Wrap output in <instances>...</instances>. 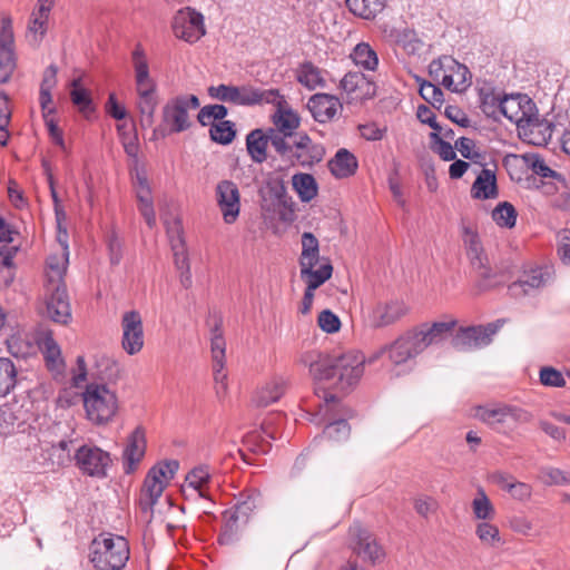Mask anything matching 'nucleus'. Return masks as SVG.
Here are the masks:
<instances>
[{
  "label": "nucleus",
  "instance_id": "1",
  "mask_svg": "<svg viewBox=\"0 0 570 570\" xmlns=\"http://www.w3.org/2000/svg\"><path fill=\"white\" fill-rule=\"evenodd\" d=\"M301 362L308 366L309 374L316 381L336 379L337 389L345 391L358 383L364 373L365 358L360 352L351 351L340 356H330L318 351L302 355Z\"/></svg>",
  "mask_w": 570,
  "mask_h": 570
},
{
  "label": "nucleus",
  "instance_id": "2",
  "mask_svg": "<svg viewBox=\"0 0 570 570\" xmlns=\"http://www.w3.org/2000/svg\"><path fill=\"white\" fill-rule=\"evenodd\" d=\"M454 326V321L422 324L384 346L380 353L387 351L391 362L395 365L404 364L415 358L430 345H438L446 340Z\"/></svg>",
  "mask_w": 570,
  "mask_h": 570
},
{
  "label": "nucleus",
  "instance_id": "3",
  "mask_svg": "<svg viewBox=\"0 0 570 570\" xmlns=\"http://www.w3.org/2000/svg\"><path fill=\"white\" fill-rule=\"evenodd\" d=\"M135 71V86L137 92L136 108L140 115V126L149 128L154 124L155 111L158 105L157 85L149 72V63L141 45H137L131 52Z\"/></svg>",
  "mask_w": 570,
  "mask_h": 570
},
{
  "label": "nucleus",
  "instance_id": "4",
  "mask_svg": "<svg viewBox=\"0 0 570 570\" xmlns=\"http://www.w3.org/2000/svg\"><path fill=\"white\" fill-rule=\"evenodd\" d=\"M90 561L96 570H121L129 559V544L121 535L101 533L90 544Z\"/></svg>",
  "mask_w": 570,
  "mask_h": 570
},
{
  "label": "nucleus",
  "instance_id": "5",
  "mask_svg": "<svg viewBox=\"0 0 570 570\" xmlns=\"http://www.w3.org/2000/svg\"><path fill=\"white\" fill-rule=\"evenodd\" d=\"M82 402L87 419L97 426L110 423L119 409L116 392L106 384H88L82 392Z\"/></svg>",
  "mask_w": 570,
  "mask_h": 570
},
{
  "label": "nucleus",
  "instance_id": "6",
  "mask_svg": "<svg viewBox=\"0 0 570 570\" xmlns=\"http://www.w3.org/2000/svg\"><path fill=\"white\" fill-rule=\"evenodd\" d=\"M500 115L514 122L519 128L544 127L551 137L553 125L539 119L535 104L527 95H503Z\"/></svg>",
  "mask_w": 570,
  "mask_h": 570
},
{
  "label": "nucleus",
  "instance_id": "7",
  "mask_svg": "<svg viewBox=\"0 0 570 570\" xmlns=\"http://www.w3.org/2000/svg\"><path fill=\"white\" fill-rule=\"evenodd\" d=\"M208 95L217 100L239 106H254L264 102H275L277 89H261L253 86L218 85L208 88Z\"/></svg>",
  "mask_w": 570,
  "mask_h": 570
},
{
  "label": "nucleus",
  "instance_id": "8",
  "mask_svg": "<svg viewBox=\"0 0 570 570\" xmlns=\"http://www.w3.org/2000/svg\"><path fill=\"white\" fill-rule=\"evenodd\" d=\"M475 417L497 432L508 433L517 423H529L532 414L527 410L512 405L479 406Z\"/></svg>",
  "mask_w": 570,
  "mask_h": 570
},
{
  "label": "nucleus",
  "instance_id": "9",
  "mask_svg": "<svg viewBox=\"0 0 570 570\" xmlns=\"http://www.w3.org/2000/svg\"><path fill=\"white\" fill-rule=\"evenodd\" d=\"M199 106V99L195 95H178L170 98L161 110V120L169 134L188 130L193 125L189 111L198 109Z\"/></svg>",
  "mask_w": 570,
  "mask_h": 570
},
{
  "label": "nucleus",
  "instance_id": "10",
  "mask_svg": "<svg viewBox=\"0 0 570 570\" xmlns=\"http://www.w3.org/2000/svg\"><path fill=\"white\" fill-rule=\"evenodd\" d=\"M75 440L63 438L57 443L41 442L35 453V462L45 471H58L73 462Z\"/></svg>",
  "mask_w": 570,
  "mask_h": 570
},
{
  "label": "nucleus",
  "instance_id": "11",
  "mask_svg": "<svg viewBox=\"0 0 570 570\" xmlns=\"http://www.w3.org/2000/svg\"><path fill=\"white\" fill-rule=\"evenodd\" d=\"M73 462L83 474L101 479L107 476L111 458L107 451L97 445L83 444L76 448Z\"/></svg>",
  "mask_w": 570,
  "mask_h": 570
},
{
  "label": "nucleus",
  "instance_id": "12",
  "mask_svg": "<svg viewBox=\"0 0 570 570\" xmlns=\"http://www.w3.org/2000/svg\"><path fill=\"white\" fill-rule=\"evenodd\" d=\"M299 267L301 277H314V275H322L324 272H328V277H331L333 273L332 264L325 258H320L317 238L308 232L302 235Z\"/></svg>",
  "mask_w": 570,
  "mask_h": 570
},
{
  "label": "nucleus",
  "instance_id": "13",
  "mask_svg": "<svg viewBox=\"0 0 570 570\" xmlns=\"http://www.w3.org/2000/svg\"><path fill=\"white\" fill-rule=\"evenodd\" d=\"M171 28L178 39L188 43L197 42L206 33L204 16L190 7L175 13Z\"/></svg>",
  "mask_w": 570,
  "mask_h": 570
},
{
  "label": "nucleus",
  "instance_id": "14",
  "mask_svg": "<svg viewBox=\"0 0 570 570\" xmlns=\"http://www.w3.org/2000/svg\"><path fill=\"white\" fill-rule=\"evenodd\" d=\"M121 346L129 355L138 354L145 344L142 318L138 311H128L121 317Z\"/></svg>",
  "mask_w": 570,
  "mask_h": 570
},
{
  "label": "nucleus",
  "instance_id": "15",
  "mask_svg": "<svg viewBox=\"0 0 570 570\" xmlns=\"http://www.w3.org/2000/svg\"><path fill=\"white\" fill-rule=\"evenodd\" d=\"M406 313L407 307L402 301H379L368 308L366 322L372 328H382L396 323Z\"/></svg>",
  "mask_w": 570,
  "mask_h": 570
},
{
  "label": "nucleus",
  "instance_id": "16",
  "mask_svg": "<svg viewBox=\"0 0 570 570\" xmlns=\"http://www.w3.org/2000/svg\"><path fill=\"white\" fill-rule=\"evenodd\" d=\"M463 243L472 268L483 279L492 278L494 276V272L490 265L487 254L484 253L479 235L469 226L463 227Z\"/></svg>",
  "mask_w": 570,
  "mask_h": 570
},
{
  "label": "nucleus",
  "instance_id": "17",
  "mask_svg": "<svg viewBox=\"0 0 570 570\" xmlns=\"http://www.w3.org/2000/svg\"><path fill=\"white\" fill-rule=\"evenodd\" d=\"M45 315L55 323L66 325L71 321V306L66 285L46 286Z\"/></svg>",
  "mask_w": 570,
  "mask_h": 570
},
{
  "label": "nucleus",
  "instance_id": "18",
  "mask_svg": "<svg viewBox=\"0 0 570 570\" xmlns=\"http://www.w3.org/2000/svg\"><path fill=\"white\" fill-rule=\"evenodd\" d=\"M499 328L500 325L497 323L460 328L453 337V345L463 351L487 346L491 343L493 335Z\"/></svg>",
  "mask_w": 570,
  "mask_h": 570
},
{
  "label": "nucleus",
  "instance_id": "19",
  "mask_svg": "<svg viewBox=\"0 0 570 570\" xmlns=\"http://www.w3.org/2000/svg\"><path fill=\"white\" fill-rule=\"evenodd\" d=\"M216 200L223 219L226 224H233L239 216L240 194L235 183L222 180L216 187Z\"/></svg>",
  "mask_w": 570,
  "mask_h": 570
},
{
  "label": "nucleus",
  "instance_id": "20",
  "mask_svg": "<svg viewBox=\"0 0 570 570\" xmlns=\"http://www.w3.org/2000/svg\"><path fill=\"white\" fill-rule=\"evenodd\" d=\"M12 21L9 17L1 20L0 31V82H7L16 69L13 52Z\"/></svg>",
  "mask_w": 570,
  "mask_h": 570
},
{
  "label": "nucleus",
  "instance_id": "21",
  "mask_svg": "<svg viewBox=\"0 0 570 570\" xmlns=\"http://www.w3.org/2000/svg\"><path fill=\"white\" fill-rule=\"evenodd\" d=\"M353 551L364 560L375 563L383 557V550L375 538L361 524L355 523L350 528Z\"/></svg>",
  "mask_w": 570,
  "mask_h": 570
},
{
  "label": "nucleus",
  "instance_id": "22",
  "mask_svg": "<svg viewBox=\"0 0 570 570\" xmlns=\"http://www.w3.org/2000/svg\"><path fill=\"white\" fill-rule=\"evenodd\" d=\"M551 279V268L538 266L525 271L517 282L509 286V291L513 296L529 295L532 291L549 284Z\"/></svg>",
  "mask_w": 570,
  "mask_h": 570
},
{
  "label": "nucleus",
  "instance_id": "23",
  "mask_svg": "<svg viewBox=\"0 0 570 570\" xmlns=\"http://www.w3.org/2000/svg\"><path fill=\"white\" fill-rule=\"evenodd\" d=\"M324 155L325 149L321 144L314 142L308 135L302 134L293 141V151L288 157L303 167H311L322 161Z\"/></svg>",
  "mask_w": 570,
  "mask_h": 570
},
{
  "label": "nucleus",
  "instance_id": "24",
  "mask_svg": "<svg viewBox=\"0 0 570 570\" xmlns=\"http://www.w3.org/2000/svg\"><path fill=\"white\" fill-rule=\"evenodd\" d=\"M307 109L315 121L326 124L332 121L343 109L337 97L328 94H315L307 101Z\"/></svg>",
  "mask_w": 570,
  "mask_h": 570
},
{
  "label": "nucleus",
  "instance_id": "25",
  "mask_svg": "<svg viewBox=\"0 0 570 570\" xmlns=\"http://www.w3.org/2000/svg\"><path fill=\"white\" fill-rule=\"evenodd\" d=\"M146 452V435L141 426H137L128 436L127 445L124 450V464L126 473H131L142 460Z\"/></svg>",
  "mask_w": 570,
  "mask_h": 570
},
{
  "label": "nucleus",
  "instance_id": "26",
  "mask_svg": "<svg viewBox=\"0 0 570 570\" xmlns=\"http://www.w3.org/2000/svg\"><path fill=\"white\" fill-rule=\"evenodd\" d=\"M27 412L17 402L0 406V435L20 431L27 420Z\"/></svg>",
  "mask_w": 570,
  "mask_h": 570
},
{
  "label": "nucleus",
  "instance_id": "27",
  "mask_svg": "<svg viewBox=\"0 0 570 570\" xmlns=\"http://www.w3.org/2000/svg\"><path fill=\"white\" fill-rule=\"evenodd\" d=\"M134 186L136 189L139 212L145 218L147 225L151 228L156 225V214L153 206L151 191L147 177L144 174L137 173Z\"/></svg>",
  "mask_w": 570,
  "mask_h": 570
},
{
  "label": "nucleus",
  "instance_id": "28",
  "mask_svg": "<svg viewBox=\"0 0 570 570\" xmlns=\"http://www.w3.org/2000/svg\"><path fill=\"white\" fill-rule=\"evenodd\" d=\"M277 110L273 115L274 130L281 131L285 135H293L299 127L301 119L298 115L287 106L286 101L278 94L275 102Z\"/></svg>",
  "mask_w": 570,
  "mask_h": 570
},
{
  "label": "nucleus",
  "instance_id": "29",
  "mask_svg": "<svg viewBox=\"0 0 570 570\" xmlns=\"http://www.w3.org/2000/svg\"><path fill=\"white\" fill-rule=\"evenodd\" d=\"M342 89L354 95L355 99H364L374 95V85L358 71L347 72L341 80Z\"/></svg>",
  "mask_w": 570,
  "mask_h": 570
},
{
  "label": "nucleus",
  "instance_id": "30",
  "mask_svg": "<svg viewBox=\"0 0 570 570\" xmlns=\"http://www.w3.org/2000/svg\"><path fill=\"white\" fill-rule=\"evenodd\" d=\"M170 235L171 249L174 252L175 266L179 272L190 269L189 259L181 237V224L178 219L167 225Z\"/></svg>",
  "mask_w": 570,
  "mask_h": 570
},
{
  "label": "nucleus",
  "instance_id": "31",
  "mask_svg": "<svg viewBox=\"0 0 570 570\" xmlns=\"http://www.w3.org/2000/svg\"><path fill=\"white\" fill-rule=\"evenodd\" d=\"M210 471L208 465H198L194 468L185 479V484L183 485V492L187 495L188 491L195 492L199 498L208 499V493L205 490V487L210 481Z\"/></svg>",
  "mask_w": 570,
  "mask_h": 570
},
{
  "label": "nucleus",
  "instance_id": "32",
  "mask_svg": "<svg viewBox=\"0 0 570 570\" xmlns=\"http://www.w3.org/2000/svg\"><path fill=\"white\" fill-rule=\"evenodd\" d=\"M286 391V381L283 377H274L259 390L254 396L256 406L266 407L277 402Z\"/></svg>",
  "mask_w": 570,
  "mask_h": 570
},
{
  "label": "nucleus",
  "instance_id": "33",
  "mask_svg": "<svg viewBox=\"0 0 570 570\" xmlns=\"http://www.w3.org/2000/svg\"><path fill=\"white\" fill-rule=\"evenodd\" d=\"M258 498L259 494L254 491L242 493L234 508L225 512V518H228L233 523H245L250 513L256 509Z\"/></svg>",
  "mask_w": 570,
  "mask_h": 570
},
{
  "label": "nucleus",
  "instance_id": "34",
  "mask_svg": "<svg viewBox=\"0 0 570 570\" xmlns=\"http://www.w3.org/2000/svg\"><path fill=\"white\" fill-rule=\"evenodd\" d=\"M69 263V252L66 254H52L47 259V285L58 286L65 284V275Z\"/></svg>",
  "mask_w": 570,
  "mask_h": 570
},
{
  "label": "nucleus",
  "instance_id": "35",
  "mask_svg": "<svg viewBox=\"0 0 570 570\" xmlns=\"http://www.w3.org/2000/svg\"><path fill=\"white\" fill-rule=\"evenodd\" d=\"M328 167L336 178H346L352 176L357 169L355 156L347 149H338L334 158L330 160Z\"/></svg>",
  "mask_w": 570,
  "mask_h": 570
},
{
  "label": "nucleus",
  "instance_id": "36",
  "mask_svg": "<svg viewBox=\"0 0 570 570\" xmlns=\"http://www.w3.org/2000/svg\"><path fill=\"white\" fill-rule=\"evenodd\" d=\"M472 196L478 199H490L498 196L497 178L491 169L483 168L471 188Z\"/></svg>",
  "mask_w": 570,
  "mask_h": 570
},
{
  "label": "nucleus",
  "instance_id": "37",
  "mask_svg": "<svg viewBox=\"0 0 570 570\" xmlns=\"http://www.w3.org/2000/svg\"><path fill=\"white\" fill-rule=\"evenodd\" d=\"M267 146V132L262 129H254L246 137V148L254 163L262 164L266 160Z\"/></svg>",
  "mask_w": 570,
  "mask_h": 570
},
{
  "label": "nucleus",
  "instance_id": "38",
  "mask_svg": "<svg viewBox=\"0 0 570 570\" xmlns=\"http://www.w3.org/2000/svg\"><path fill=\"white\" fill-rule=\"evenodd\" d=\"M166 484L163 481L157 480L156 476L147 475L144 484L142 495L140 499V507L142 512L153 513V507L157 503L161 497Z\"/></svg>",
  "mask_w": 570,
  "mask_h": 570
},
{
  "label": "nucleus",
  "instance_id": "39",
  "mask_svg": "<svg viewBox=\"0 0 570 570\" xmlns=\"http://www.w3.org/2000/svg\"><path fill=\"white\" fill-rule=\"evenodd\" d=\"M348 10L362 19H373L380 13L386 0H345Z\"/></svg>",
  "mask_w": 570,
  "mask_h": 570
},
{
  "label": "nucleus",
  "instance_id": "40",
  "mask_svg": "<svg viewBox=\"0 0 570 570\" xmlns=\"http://www.w3.org/2000/svg\"><path fill=\"white\" fill-rule=\"evenodd\" d=\"M297 80L309 90L325 87L323 71L312 62L303 63L297 71Z\"/></svg>",
  "mask_w": 570,
  "mask_h": 570
},
{
  "label": "nucleus",
  "instance_id": "41",
  "mask_svg": "<svg viewBox=\"0 0 570 570\" xmlns=\"http://www.w3.org/2000/svg\"><path fill=\"white\" fill-rule=\"evenodd\" d=\"M480 107L488 117L498 118L503 96L492 87L480 89Z\"/></svg>",
  "mask_w": 570,
  "mask_h": 570
},
{
  "label": "nucleus",
  "instance_id": "42",
  "mask_svg": "<svg viewBox=\"0 0 570 570\" xmlns=\"http://www.w3.org/2000/svg\"><path fill=\"white\" fill-rule=\"evenodd\" d=\"M292 185L302 202H311L317 195V183L311 174H295Z\"/></svg>",
  "mask_w": 570,
  "mask_h": 570
},
{
  "label": "nucleus",
  "instance_id": "43",
  "mask_svg": "<svg viewBox=\"0 0 570 570\" xmlns=\"http://www.w3.org/2000/svg\"><path fill=\"white\" fill-rule=\"evenodd\" d=\"M351 58L356 66L368 71H374L379 65V58L375 50L366 42L356 45L351 53Z\"/></svg>",
  "mask_w": 570,
  "mask_h": 570
},
{
  "label": "nucleus",
  "instance_id": "44",
  "mask_svg": "<svg viewBox=\"0 0 570 570\" xmlns=\"http://www.w3.org/2000/svg\"><path fill=\"white\" fill-rule=\"evenodd\" d=\"M70 98L72 104L83 115H88L94 110L90 91L81 85V78L71 81Z\"/></svg>",
  "mask_w": 570,
  "mask_h": 570
},
{
  "label": "nucleus",
  "instance_id": "45",
  "mask_svg": "<svg viewBox=\"0 0 570 570\" xmlns=\"http://www.w3.org/2000/svg\"><path fill=\"white\" fill-rule=\"evenodd\" d=\"M473 515L482 522L492 520L495 517V509L482 488L478 489L475 498L471 503Z\"/></svg>",
  "mask_w": 570,
  "mask_h": 570
},
{
  "label": "nucleus",
  "instance_id": "46",
  "mask_svg": "<svg viewBox=\"0 0 570 570\" xmlns=\"http://www.w3.org/2000/svg\"><path fill=\"white\" fill-rule=\"evenodd\" d=\"M522 159L524 165L541 178L562 179V175L550 168L539 154L528 153L522 155Z\"/></svg>",
  "mask_w": 570,
  "mask_h": 570
},
{
  "label": "nucleus",
  "instance_id": "47",
  "mask_svg": "<svg viewBox=\"0 0 570 570\" xmlns=\"http://www.w3.org/2000/svg\"><path fill=\"white\" fill-rule=\"evenodd\" d=\"M395 43L411 56L419 55L424 47L416 32L407 28L396 31Z\"/></svg>",
  "mask_w": 570,
  "mask_h": 570
},
{
  "label": "nucleus",
  "instance_id": "48",
  "mask_svg": "<svg viewBox=\"0 0 570 570\" xmlns=\"http://www.w3.org/2000/svg\"><path fill=\"white\" fill-rule=\"evenodd\" d=\"M17 384V368L7 357H0V397L7 396Z\"/></svg>",
  "mask_w": 570,
  "mask_h": 570
},
{
  "label": "nucleus",
  "instance_id": "49",
  "mask_svg": "<svg viewBox=\"0 0 570 570\" xmlns=\"http://www.w3.org/2000/svg\"><path fill=\"white\" fill-rule=\"evenodd\" d=\"M343 417L333 420L324 429V435L330 440L341 442L347 440L350 436V425L346 419L352 417V411L344 410Z\"/></svg>",
  "mask_w": 570,
  "mask_h": 570
},
{
  "label": "nucleus",
  "instance_id": "50",
  "mask_svg": "<svg viewBox=\"0 0 570 570\" xmlns=\"http://www.w3.org/2000/svg\"><path fill=\"white\" fill-rule=\"evenodd\" d=\"M210 332V351L213 365L218 364V366H220V364H225L226 351V343L222 332V322L216 321Z\"/></svg>",
  "mask_w": 570,
  "mask_h": 570
},
{
  "label": "nucleus",
  "instance_id": "51",
  "mask_svg": "<svg viewBox=\"0 0 570 570\" xmlns=\"http://www.w3.org/2000/svg\"><path fill=\"white\" fill-rule=\"evenodd\" d=\"M306 283V289L303 296L302 305L299 311L302 314H307L313 305L314 291L323 285L330 277L328 272L322 273V275H314V277H301Z\"/></svg>",
  "mask_w": 570,
  "mask_h": 570
},
{
  "label": "nucleus",
  "instance_id": "52",
  "mask_svg": "<svg viewBox=\"0 0 570 570\" xmlns=\"http://www.w3.org/2000/svg\"><path fill=\"white\" fill-rule=\"evenodd\" d=\"M209 134L215 142L228 145L236 136L235 125L229 120L212 124Z\"/></svg>",
  "mask_w": 570,
  "mask_h": 570
},
{
  "label": "nucleus",
  "instance_id": "53",
  "mask_svg": "<svg viewBox=\"0 0 570 570\" xmlns=\"http://www.w3.org/2000/svg\"><path fill=\"white\" fill-rule=\"evenodd\" d=\"M41 350L46 360L47 366L50 370L59 371L63 362L61 358V351L59 345L52 337H46L42 341Z\"/></svg>",
  "mask_w": 570,
  "mask_h": 570
},
{
  "label": "nucleus",
  "instance_id": "54",
  "mask_svg": "<svg viewBox=\"0 0 570 570\" xmlns=\"http://www.w3.org/2000/svg\"><path fill=\"white\" fill-rule=\"evenodd\" d=\"M475 534L481 542L489 547H498L503 543L499 528L488 521L480 522L475 528Z\"/></svg>",
  "mask_w": 570,
  "mask_h": 570
},
{
  "label": "nucleus",
  "instance_id": "55",
  "mask_svg": "<svg viewBox=\"0 0 570 570\" xmlns=\"http://www.w3.org/2000/svg\"><path fill=\"white\" fill-rule=\"evenodd\" d=\"M492 218L499 226L511 228L515 225L517 212L510 203L503 202L493 209Z\"/></svg>",
  "mask_w": 570,
  "mask_h": 570
},
{
  "label": "nucleus",
  "instance_id": "56",
  "mask_svg": "<svg viewBox=\"0 0 570 570\" xmlns=\"http://www.w3.org/2000/svg\"><path fill=\"white\" fill-rule=\"evenodd\" d=\"M540 479L546 485H570V472L553 466H542Z\"/></svg>",
  "mask_w": 570,
  "mask_h": 570
},
{
  "label": "nucleus",
  "instance_id": "57",
  "mask_svg": "<svg viewBox=\"0 0 570 570\" xmlns=\"http://www.w3.org/2000/svg\"><path fill=\"white\" fill-rule=\"evenodd\" d=\"M227 112L224 105H207L198 111L197 120L202 126H208L213 124V120L223 121Z\"/></svg>",
  "mask_w": 570,
  "mask_h": 570
},
{
  "label": "nucleus",
  "instance_id": "58",
  "mask_svg": "<svg viewBox=\"0 0 570 570\" xmlns=\"http://www.w3.org/2000/svg\"><path fill=\"white\" fill-rule=\"evenodd\" d=\"M32 16L33 19L29 24L28 38L32 45L37 46L47 31L48 17L36 12Z\"/></svg>",
  "mask_w": 570,
  "mask_h": 570
},
{
  "label": "nucleus",
  "instance_id": "59",
  "mask_svg": "<svg viewBox=\"0 0 570 570\" xmlns=\"http://www.w3.org/2000/svg\"><path fill=\"white\" fill-rule=\"evenodd\" d=\"M268 144L281 155V156H289L291 151H293V144H288L286 141L287 137H292L293 135H285L281 131L274 130L269 128L267 131Z\"/></svg>",
  "mask_w": 570,
  "mask_h": 570
},
{
  "label": "nucleus",
  "instance_id": "60",
  "mask_svg": "<svg viewBox=\"0 0 570 570\" xmlns=\"http://www.w3.org/2000/svg\"><path fill=\"white\" fill-rule=\"evenodd\" d=\"M179 468V463L176 460H169L161 462L154 466L147 475L156 476L157 480L163 481L166 484L170 479L174 478L175 473Z\"/></svg>",
  "mask_w": 570,
  "mask_h": 570
},
{
  "label": "nucleus",
  "instance_id": "61",
  "mask_svg": "<svg viewBox=\"0 0 570 570\" xmlns=\"http://www.w3.org/2000/svg\"><path fill=\"white\" fill-rule=\"evenodd\" d=\"M540 382L544 386L551 387H563L566 386V380L562 373L554 367L544 366L540 370Z\"/></svg>",
  "mask_w": 570,
  "mask_h": 570
},
{
  "label": "nucleus",
  "instance_id": "62",
  "mask_svg": "<svg viewBox=\"0 0 570 570\" xmlns=\"http://www.w3.org/2000/svg\"><path fill=\"white\" fill-rule=\"evenodd\" d=\"M449 72H451V75H454V81L459 88V91H462L470 86L471 72L469 71L466 66L453 59V65H450Z\"/></svg>",
  "mask_w": 570,
  "mask_h": 570
},
{
  "label": "nucleus",
  "instance_id": "63",
  "mask_svg": "<svg viewBox=\"0 0 570 570\" xmlns=\"http://www.w3.org/2000/svg\"><path fill=\"white\" fill-rule=\"evenodd\" d=\"M420 95L424 100H426L429 104L433 106H441L443 104V91L440 89V87L425 81L421 83L420 86Z\"/></svg>",
  "mask_w": 570,
  "mask_h": 570
},
{
  "label": "nucleus",
  "instance_id": "64",
  "mask_svg": "<svg viewBox=\"0 0 570 570\" xmlns=\"http://www.w3.org/2000/svg\"><path fill=\"white\" fill-rule=\"evenodd\" d=\"M318 326L326 333H335L340 330V318L330 309H324L317 318Z\"/></svg>",
  "mask_w": 570,
  "mask_h": 570
}]
</instances>
